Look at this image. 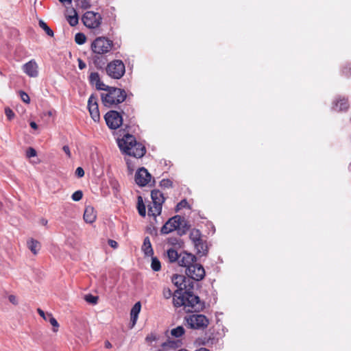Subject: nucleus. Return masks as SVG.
I'll use <instances>...</instances> for the list:
<instances>
[{"label": "nucleus", "mask_w": 351, "mask_h": 351, "mask_svg": "<svg viewBox=\"0 0 351 351\" xmlns=\"http://www.w3.org/2000/svg\"><path fill=\"white\" fill-rule=\"evenodd\" d=\"M173 303L175 307L183 306L186 312H199L205 306L199 298L193 294V291L180 293L176 291L173 295Z\"/></svg>", "instance_id": "f257e3e1"}, {"label": "nucleus", "mask_w": 351, "mask_h": 351, "mask_svg": "<svg viewBox=\"0 0 351 351\" xmlns=\"http://www.w3.org/2000/svg\"><path fill=\"white\" fill-rule=\"evenodd\" d=\"M118 145L123 153L136 158H142L146 153L145 147L136 142L134 136L130 134H126L123 138L119 139Z\"/></svg>", "instance_id": "f03ea898"}, {"label": "nucleus", "mask_w": 351, "mask_h": 351, "mask_svg": "<svg viewBox=\"0 0 351 351\" xmlns=\"http://www.w3.org/2000/svg\"><path fill=\"white\" fill-rule=\"evenodd\" d=\"M127 97L125 90L110 86L106 93L101 94L103 104L108 108H112L123 102Z\"/></svg>", "instance_id": "7ed1b4c3"}, {"label": "nucleus", "mask_w": 351, "mask_h": 351, "mask_svg": "<svg viewBox=\"0 0 351 351\" xmlns=\"http://www.w3.org/2000/svg\"><path fill=\"white\" fill-rule=\"evenodd\" d=\"M113 47V41L105 36L97 37L90 45L93 52L98 55H104L110 52Z\"/></svg>", "instance_id": "20e7f679"}, {"label": "nucleus", "mask_w": 351, "mask_h": 351, "mask_svg": "<svg viewBox=\"0 0 351 351\" xmlns=\"http://www.w3.org/2000/svg\"><path fill=\"white\" fill-rule=\"evenodd\" d=\"M106 71L110 77L120 79L125 72V64L120 60H114L107 64Z\"/></svg>", "instance_id": "39448f33"}, {"label": "nucleus", "mask_w": 351, "mask_h": 351, "mask_svg": "<svg viewBox=\"0 0 351 351\" xmlns=\"http://www.w3.org/2000/svg\"><path fill=\"white\" fill-rule=\"evenodd\" d=\"M184 319L189 328L192 329H204L209 324L208 319L202 314L190 315L186 316Z\"/></svg>", "instance_id": "423d86ee"}, {"label": "nucleus", "mask_w": 351, "mask_h": 351, "mask_svg": "<svg viewBox=\"0 0 351 351\" xmlns=\"http://www.w3.org/2000/svg\"><path fill=\"white\" fill-rule=\"evenodd\" d=\"M186 225L185 221L183 217L180 215H176L170 218L161 228V234H167L173 230L180 229L181 227H184Z\"/></svg>", "instance_id": "0eeeda50"}, {"label": "nucleus", "mask_w": 351, "mask_h": 351, "mask_svg": "<svg viewBox=\"0 0 351 351\" xmlns=\"http://www.w3.org/2000/svg\"><path fill=\"white\" fill-rule=\"evenodd\" d=\"M101 16L98 12L88 11L82 16V21L86 27L90 29L98 27L101 23Z\"/></svg>", "instance_id": "6e6552de"}, {"label": "nucleus", "mask_w": 351, "mask_h": 351, "mask_svg": "<svg viewBox=\"0 0 351 351\" xmlns=\"http://www.w3.org/2000/svg\"><path fill=\"white\" fill-rule=\"evenodd\" d=\"M185 274L189 278L195 281L202 280L205 276L204 267L195 261L189 268L186 269Z\"/></svg>", "instance_id": "1a4fd4ad"}, {"label": "nucleus", "mask_w": 351, "mask_h": 351, "mask_svg": "<svg viewBox=\"0 0 351 351\" xmlns=\"http://www.w3.org/2000/svg\"><path fill=\"white\" fill-rule=\"evenodd\" d=\"M107 125L112 130L119 128L123 123L121 114L116 110H110L104 116Z\"/></svg>", "instance_id": "9d476101"}, {"label": "nucleus", "mask_w": 351, "mask_h": 351, "mask_svg": "<svg viewBox=\"0 0 351 351\" xmlns=\"http://www.w3.org/2000/svg\"><path fill=\"white\" fill-rule=\"evenodd\" d=\"M152 176L145 167L140 168L135 174V182L141 186H146L151 181Z\"/></svg>", "instance_id": "9b49d317"}, {"label": "nucleus", "mask_w": 351, "mask_h": 351, "mask_svg": "<svg viewBox=\"0 0 351 351\" xmlns=\"http://www.w3.org/2000/svg\"><path fill=\"white\" fill-rule=\"evenodd\" d=\"M195 261H197V258L195 255L182 252L180 253L178 263L180 266L184 267L186 269L189 268Z\"/></svg>", "instance_id": "f8f14e48"}, {"label": "nucleus", "mask_w": 351, "mask_h": 351, "mask_svg": "<svg viewBox=\"0 0 351 351\" xmlns=\"http://www.w3.org/2000/svg\"><path fill=\"white\" fill-rule=\"evenodd\" d=\"M23 70L30 77H36L38 75V65L34 60H32L25 64Z\"/></svg>", "instance_id": "ddd939ff"}, {"label": "nucleus", "mask_w": 351, "mask_h": 351, "mask_svg": "<svg viewBox=\"0 0 351 351\" xmlns=\"http://www.w3.org/2000/svg\"><path fill=\"white\" fill-rule=\"evenodd\" d=\"M197 254L200 256H206L208 254V248L206 241L203 239V237L197 242L193 243Z\"/></svg>", "instance_id": "4468645a"}, {"label": "nucleus", "mask_w": 351, "mask_h": 351, "mask_svg": "<svg viewBox=\"0 0 351 351\" xmlns=\"http://www.w3.org/2000/svg\"><path fill=\"white\" fill-rule=\"evenodd\" d=\"M151 197L154 205L162 206L165 200L163 193L158 189H155L152 191Z\"/></svg>", "instance_id": "2eb2a0df"}, {"label": "nucleus", "mask_w": 351, "mask_h": 351, "mask_svg": "<svg viewBox=\"0 0 351 351\" xmlns=\"http://www.w3.org/2000/svg\"><path fill=\"white\" fill-rule=\"evenodd\" d=\"M171 282L179 289L177 291H179L180 293H183L182 287L184 282H187L186 276L183 275L174 274L171 278Z\"/></svg>", "instance_id": "dca6fc26"}, {"label": "nucleus", "mask_w": 351, "mask_h": 351, "mask_svg": "<svg viewBox=\"0 0 351 351\" xmlns=\"http://www.w3.org/2000/svg\"><path fill=\"white\" fill-rule=\"evenodd\" d=\"M84 219L86 223H92L95 221L96 213L93 207L90 206L86 207L84 213Z\"/></svg>", "instance_id": "f3484780"}, {"label": "nucleus", "mask_w": 351, "mask_h": 351, "mask_svg": "<svg viewBox=\"0 0 351 351\" xmlns=\"http://www.w3.org/2000/svg\"><path fill=\"white\" fill-rule=\"evenodd\" d=\"M141 304L140 302H136L131 309L130 312V322L132 324L131 328H132L136 323L138 319V314L141 311Z\"/></svg>", "instance_id": "a211bd4d"}, {"label": "nucleus", "mask_w": 351, "mask_h": 351, "mask_svg": "<svg viewBox=\"0 0 351 351\" xmlns=\"http://www.w3.org/2000/svg\"><path fill=\"white\" fill-rule=\"evenodd\" d=\"M106 62V58L101 55L95 54V56L93 57V62L95 67L98 69H102L104 67Z\"/></svg>", "instance_id": "6ab92c4d"}, {"label": "nucleus", "mask_w": 351, "mask_h": 351, "mask_svg": "<svg viewBox=\"0 0 351 351\" xmlns=\"http://www.w3.org/2000/svg\"><path fill=\"white\" fill-rule=\"evenodd\" d=\"M142 250L146 256L153 255V249L150 242V239L148 237L144 239L143 244L142 245Z\"/></svg>", "instance_id": "aec40b11"}, {"label": "nucleus", "mask_w": 351, "mask_h": 351, "mask_svg": "<svg viewBox=\"0 0 351 351\" xmlns=\"http://www.w3.org/2000/svg\"><path fill=\"white\" fill-rule=\"evenodd\" d=\"M28 248L34 254H36L40 249V243L33 239H31L27 241Z\"/></svg>", "instance_id": "412c9836"}, {"label": "nucleus", "mask_w": 351, "mask_h": 351, "mask_svg": "<svg viewBox=\"0 0 351 351\" xmlns=\"http://www.w3.org/2000/svg\"><path fill=\"white\" fill-rule=\"evenodd\" d=\"M180 254L173 248H170L167 251V257L170 263L178 262Z\"/></svg>", "instance_id": "4be33fe9"}, {"label": "nucleus", "mask_w": 351, "mask_h": 351, "mask_svg": "<svg viewBox=\"0 0 351 351\" xmlns=\"http://www.w3.org/2000/svg\"><path fill=\"white\" fill-rule=\"evenodd\" d=\"M88 110L91 118L96 122L99 121L100 119V114L99 111L98 105H91L90 108H88Z\"/></svg>", "instance_id": "5701e85b"}, {"label": "nucleus", "mask_w": 351, "mask_h": 351, "mask_svg": "<svg viewBox=\"0 0 351 351\" xmlns=\"http://www.w3.org/2000/svg\"><path fill=\"white\" fill-rule=\"evenodd\" d=\"M162 211V206L158 205L149 206L148 208V215L156 217L159 215Z\"/></svg>", "instance_id": "b1692460"}, {"label": "nucleus", "mask_w": 351, "mask_h": 351, "mask_svg": "<svg viewBox=\"0 0 351 351\" xmlns=\"http://www.w3.org/2000/svg\"><path fill=\"white\" fill-rule=\"evenodd\" d=\"M202 237L200 230L198 229L194 228L190 232L189 237L192 243L198 241Z\"/></svg>", "instance_id": "393cba45"}, {"label": "nucleus", "mask_w": 351, "mask_h": 351, "mask_svg": "<svg viewBox=\"0 0 351 351\" xmlns=\"http://www.w3.org/2000/svg\"><path fill=\"white\" fill-rule=\"evenodd\" d=\"M335 106L339 107V111L347 110L349 107L348 101L346 98L339 99Z\"/></svg>", "instance_id": "a878e982"}, {"label": "nucleus", "mask_w": 351, "mask_h": 351, "mask_svg": "<svg viewBox=\"0 0 351 351\" xmlns=\"http://www.w3.org/2000/svg\"><path fill=\"white\" fill-rule=\"evenodd\" d=\"M138 213L141 216L145 217L146 215V208L143 203V199L141 196L138 197V206H137Z\"/></svg>", "instance_id": "bb28decb"}, {"label": "nucleus", "mask_w": 351, "mask_h": 351, "mask_svg": "<svg viewBox=\"0 0 351 351\" xmlns=\"http://www.w3.org/2000/svg\"><path fill=\"white\" fill-rule=\"evenodd\" d=\"M39 26L45 32V33L52 37L53 36V30L47 25V24L42 20L39 21Z\"/></svg>", "instance_id": "cd10ccee"}, {"label": "nucleus", "mask_w": 351, "mask_h": 351, "mask_svg": "<svg viewBox=\"0 0 351 351\" xmlns=\"http://www.w3.org/2000/svg\"><path fill=\"white\" fill-rule=\"evenodd\" d=\"M184 328L182 326H179L171 330V334L175 337H180L184 333Z\"/></svg>", "instance_id": "c85d7f7f"}, {"label": "nucleus", "mask_w": 351, "mask_h": 351, "mask_svg": "<svg viewBox=\"0 0 351 351\" xmlns=\"http://www.w3.org/2000/svg\"><path fill=\"white\" fill-rule=\"evenodd\" d=\"M109 183H110V187L113 190V193L114 195H117L119 192V188H120L118 181L114 178H110Z\"/></svg>", "instance_id": "c756f323"}, {"label": "nucleus", "mask_w": 351, "mask_h": 351, "mask_svg": "<svg viewBox=\"0 0 351 351\" xmlns=\"http://www.w3.org/2000/svg\"><path fill=\"white\" fill-rule=\"evenodd\" d=\"M48 322L53 326V331L57 332L59 328V324L55 317L51 313H47Z\"/></svg>", "instance_id": "7c9ffc66"}, {"label": "nucleus", "mask_w": 351, "mask_h": 351, "mask_svg": "<svg viewBox=\"0 0 351 351\" xmlns=\"http://www.w3.org/2000/svg\"><path fill=\"white\" fill-rule=\"evenodd\" d=\"M193 279L189 278V277L186 278L187 282H184L182 290H184V291H193L194 283L192 281Z\"/></svg>", "instance_id": "2f4dec72"}, {"label": "nucleus", "mask_w": 351, "mask_h": 351, "mask_svg": "<svg viewBox=\"0 0 351 351\" xmlns=\"http://www.w3.org/2000/svg\"><path fill=\"white\" fill-rule=\"evenodd\" d=\"M151 267L155 271H158L160 269V268H161L160 262L156 257H152Z\"/></svg>", "instance_id": "473e14b6"}, {"label": "nucleus", "mask_w": 351, "mask_h": 351, "mask_svg": "<svg viewBox=\"0 0 351 351\" xmlns=\"http://www.w3.org/2000/svg\"><path fill=\"white\" fill-rule=\"evenodd\" d=\"M74 15L69 16L67 21L71 26H75L78 23V16L75 10H73Z\"/></svg>", "instance_id": "72a5a7b5"}, {"label": "nucleus", "mask_w": 351, "mask_h": 351, "mask_svg": "<svg viewBox=\"0 0 351 351\" xmlns=\"http://www.w3.org/2000/svg\"><path fill=\"white\" fill-rule=\"evenodd\" d=\"M86 38L83 33H77L75 36V41L78 45H83L86 42Z\"/></svg>", "instance_id": "f704fd0d"}, {"label": "nucleus", "mask_w": 351, "mask_h": 351, "mask_svg": "<svg viewBox=\"0 0 351 351\" xmlns=\"http://www.w3.org/2000/svg\"><path fill=\"white\" fill-rule=\"evenodd\" d=\"M100 80V77L98 73L92 72L89 76V82L92 85H94Z\"/></svg>", "instance_id": "c9c22d12"}, {"label": "nucleus", "mask_w": 351, "mask_h": 351, "mask_svg": "<svg viewBox=\"0 0 351 351\" xmlns=\"http://www.w3.org/2000/svg\"><path fill=\"white\" fill-rule=\"evenodd\" d=\"M84 300L90 304H96L98 300V297L94 296L91 294H88L84 296Z\"/></svg>", "instance_id": "e433bc0d"}, {"label": "nucleus", "mask_w": 351, "mask_h": 351, "mask_svg": "<svg viewBox=\"0 0 351 351\" xmlns=\"http://www.w3.org/2000/svg\"><path fill=\"white\" fill-rule=\"evenodd\" d=\"M94 86H95V88L97 90H105V91H107L108 89L110 87V86H107L105 84H104V82L102 81H101V80H99V82H97L96 84H95Z\"/></svg>", "instance_id": "4c0bfd02"}, {"label": "nucleus", "mask_w": 351, "mask_h": 351, "mask_svg": "<svg viewBox=\"0 0 351 351\" xmlns=\"http://www.w3.org/2000/svg\"><path fill=\"white\" fill-rule=\"evenodd\" d=\"M94 86H95V88L97 90H105V91H107L108 89L110 87V86H107L105 84H104V82L102 81H101V80H99V82H97L96 84H95Z\"/></svg>", "instance_id": "58836bf2"}, {"label": "nucleus", "mask_w": 351, "mask_h": 351, "mask_svg": "<svg viewBox=\"0 0 351 351\" xmlns=\"http://www.w3.org/2000/svg\"><path fill=\"white\" fill-rule=\"evenodd\" d=\"M94 86H95V88L97 90H105V91H107L108 89L110 87V86H107L105 84H104V82L102 81H101V80H99V82H97L96 84H95Z\"/></svg>", "instance_id": "ea45409f"}, {"label": "nucleus", "mask_w": 351, "mask_h": 351, "mask_svg": "<svg viewBox=\"0 0 351 351\" xmlns=\"http://www.w3.org/2000/svg\"><path fill=\"white\" fill-rule=\"evenodd\" d=\"M160 186L165 189L171 188L172 186V182L169 179H162L160 182Z\"/></svg>", "instance_id": "a19ab883"}, {"label": "nucleus", "mask_w": 351, "mask_h": 351, "mask_svg": "<svg viewBox=\"0 0 351 351\" xmlns=\"http://www.w3.org/2000/svg\"><path fill=\"white\" fill-rule=\"evenodd\" d=\"M83 197V193L81 191H77L74 192L71 196V198L73 201L77 202L80 201Z\"/></svg>", "instance_id": "79ce46f5"}, {"label": "nucleus", "mask_w": 351, "mask_h": 351, "mask_svg": "<svg viewBox=\"0 0 351 351\" xmlns=\"http://www.w3.org/2000/svg\"><path fill=\"white\" fill-rule=\"evenodd\" d=\"M19 94L21 96V99H22L23 101H24L26 104H29L30 102L29 97L26 93H25L23 90H21L19 92Z\"/></svg>", "instance_id": "37998d69"}, {"label": "nucleus", "mask_w": 351, "mask_h": 351, "mask_svg": "<svg viewBox=\"0 0 351 351\" xmlns=\"http://www.w3.org/2000/svg\"><path fill=\"white\" fill-rule=\"evenodd\" d=\"M162 295L165 299L170 298L172 296L171 290L168 287L164 288L162 291Z\"/></svg>", "instance_id": "c03bdc74"}, {"label": "nucleus", "mask_w": 351, "mask_h": 351, "mask_svg": "<svg viewBox=\"0 0 351 351\" xmlns=\"http://www.w3.org/2000/svg\"><path fill=\"white\" fill-rule=\"evenodd\" d=\"M5 114L9 120H11L14 117V112L10 108H5Z\"/></svg>", "instance_id": "a18cd8bd"}, {"label": "nucleus", "mask_w": 351, "mask_h": 351, "mask_svg": "<svg viewBox=\"0 0 351 351\" xmlns=\"http://www.w3.org/2000/svg\"><path fill=\"white\" fill-rule=\"evenodd\" d=\"M188 206V202L186 199L181 200L176 206V210H180Z\"/></svg>", "instance_id": "49530a36"}, {"label": "nucleus", "mask_w": 351, "mask_h": 351, "mask_svg": "<svg viewBox=\"0 0 351 351\" xmlns=\"http://www.w3.org/2000/svg\"><path fill=\"white\" fill-rule=\"evenodd\" d=\"M91 105H98L97 103V97L93 95H90L88 101V108H90Z\"/></svg>", "instance_id": "de8ad7c7"}, {"label": "nucleus", "mask_w": 351, "mask_h": 351, "mask_svg": "<svg viewBox=\"0 0 351 351\" xmlns=\"http://www.w3.org/2000/svg\"><path fill=\"white\" fill-rule=\"evenodd\" d=\"M26 155L28 158L34 157L36 155V152L34 148L29 147L26 152Z\"/></svg>", "instance_id": "09e8293b"}, {"label": "nucleus", "mask_w": 351, "mask_h": 351, "mask_svg": "<svg viewBox=\"0 0 351 351\" xmlns=\"http://www.w3.org/2000/svg\"><path fill=\"white\" fill-rule=\"evenodd\" d=\"M75 174L78 178H82L84 176V171L82 167H79L75 170Z\"/></svg>", "instance_id": "8fccbe9b"}, {"label": "nucleus", "mask_w": 351, "mask_h": 351, "mask_svg": "<svg viewBox=\"0 0 351 351\" xmlns=\"http://www.w3.org/2000/svg\"><path fill=\"white\" fill-rule=\"evenodd\" d=\"M8 300H9V301H10L12 304H14V305L18 304V300H17V298H16V297L15 295H9V297H8Z\"/></svg>", "instance_id": "3c124183"}, {"label": "nucleus", "mask_w": 351, "mask_h": 351, "mask_svg": "<svg viewBox=\"0 0 351 351\" xmlns=\"http://www.w3.org/2000/svg\"><path fill=\"white\" fill-rule=\"evenodd\" d=\"M108 245H109L111 247H112V248H114V249H116V248L118 247V243H117V242L116 241H114V240L109 239V240L108 241Z\"/></svg>", "instance_id": "603ef678"}, {"label": "nucleus", "mask_w": 351, "mask_h": 351, "mask_svg": "<svg viewBox=\"0 0 351 351\" xmlns=\"http://www.w3.org/2000/svg\"><path fill=\"white\" fill-rule=\"evenodd\" d=\"M37 312L45 321L48 320L49 318L47 317V313L45 314V312L40 308H38Z\"/></svg>", "instance_id": "864d4df0"}, {"label": "nucleus", "mask_w": 351, "mask_h": 351, "mask_svg": "<svg viewBox=\"0 0 351 351\" xmlns=\"http://www.w3.org/2000/svg\"><path fill=\"white\" fill-rule=\"evenodd\" d=\"M77 62H78V67L80 70H82L86 68V64L82 59L78 58Z\"/></svg>", "instance_id": "5fc2aeb1"}, {"label": "nucleus", "mask_w": 351, "mask_h": 351, "mask_svg": "<svg viewBox=\"0 0 351 351\" xmlns=\"http://www.w3.org/2000/svg\"><path fill=\"white\" fill-rule=\"evenodd\" d=\"M62 149L64 152V153L66 154V156L69 158H71V152H70L69 147L68 145H64L63 147H62Z\"/></svg>", "instance_id": "6e6d98bb"}, {"label": "nucleus", "mask_w": 351, "mask_h": 351, "mask_svg": "<svg viewBox=\"0 0 351 351\" xmlns=\"http://www.w3.org/2000/svg\"><path fill=\"white\" fill-rule=\"evenodd\" d=\"M81 3H82V7L83 8L86 9L90 6V2L88 0H82Z\"/></svg>", "instance_id": "4d7b16f0"}, {"label": "nucleus", "mask_w": 351, "mask_h": 351, "mask_svg": "<svg viewBox=\"0 0 351 351\" xmlns=\"http://www.w3.org/2000/svg\"><path fill=\"white\" fill-rule=\"evenodd\" d=\"M348 68L347 67H345L343 72L348 76H351V66H350L349 68V73L350 74H348V71H347Z\"/></svg>", "instance_id": "13d9d810"}, {"label": "nucleus", "mask_w": 351, "mask_h": 351, "mask_svg": "<svg viewBox=\"0 0 351 351\" xmlns=\"http://www.w3.org/2000/svg\"><path fill=\"white\" fill-rule=\"evenodd\" d=\"M29 125H30L31 128L34 130L38 128L37 124L34 121L30 122Z\"/></svg>", "instance_id": "bf43d9fd"}, {"label": "nucleus", "mask_w": 351, "mask_h": 351, "mask_svg": "<svg viewBox=\"0 0 351 351\" xmlns=\"http://www.w3.org/2000/svg\"><path fill=\"white\" fill-rule=\"evenodd\" d=\"M105 348L110 349L112 348V344L108 341H105Z\"/></svg>", "instance_id": "052dcab7"}, {"label": "nucleus", "mask_w": 351, "mask_h": 351, "mask_svg": "<svg viewBox=\"0 0 351 351\" xmlns=\"http://www.w3.org/2000/svg\"><path fill=\"white\" fill-rule=\"evenodd\" d=\"M60 2L62 3L71 4L72 0H58Z\"/></svg>", "instance_id": "680f3d73"}, {"label": "nucleus", "mask_w": 351, "mask_h": 351, "mask_svg": "<svg viewBox=\"0 0 351 351\" xmlns=\"http://www.w3.org/2000/svg\"><path fill=\"white\" fill-rule=\"evenodd\" d=\"M40 223H41L42 225L46 226L47 224V220H46L45 219H42L40 220Z\"/></svg>", "instance_id": "e2e57ef3"}, {"label": "nucleus", "mask_w": 351, "mask_h": 351, "mask_svg": "<svg viewBox=\"0 0 351 351\" xmlns=\"http://www.w3.org/2000/svg\"><path fill=\"white\" fill-rule=\"evenodd\" d=\"M196 351H209V350L205 348H199V350H196Z\"/></svg>", "instance_id": "0e129e2a"}, {"label": "nucleus", "mask_w": 351, "mask_h": 351, "mask_svg": "<svg viewBox=\"0 0 351 351\" xmlns=\"http://www.w3.org/2000/svg\"><path fill=\"white\" fill-rule=\"evenodd\" d=\"M45 114H47L48 116L51 117L53 115V112L49 110V111L47 112Z\"/></svg>", "instance_id": "69168bd1"}, {"label": "nucleus", "mask_w": 351, "mask_h": 351, "mask_svg": "<svg viewBox=\"0 0 351 351\" xmlns=\"http://www.w3.org/2000/svg\"><path fill=\"white\" fill-rule=\"evenodd\" d=\"M178 351H187V350L185 349H181V350H179Z\"/></svg>", "instance_id": "338daca9"}, {"label": "nucleus", "mask_w": 351, "mask_h": 351, "mask_svg": "<svg viewBox=\"0 0 351 351\" xmlns=\"http://www.w3.org/2000/svg\"><path fill=\"white\" fill-rule=\"evenodd\" d=\"M2 206V203L0 202V208H1Z\"/></svg>", "instance_id": "774afa93"}]
</instances>
